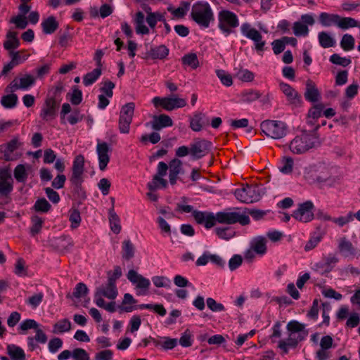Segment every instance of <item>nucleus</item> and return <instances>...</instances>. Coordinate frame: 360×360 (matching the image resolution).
Listing matches in <instances>:
<instances>
[{
  "label": "nucleus",
  "instance_id": "1",
  "mask_svg": "<svg viewBox=\"0 0 360 360\" xmlns=\"http://www.w3.org/2000/svg\"><path fill=\"white\" fill-rule=\"evenodd\" d=\"M193 218L197 224H203L207 229L212 228L216 222L226 224H233L238 222L245 226L250 224L248 216L238 212H219L214 215L210 212H194Z\"/></svg>",
  "mask_w": 360,
  "mask_h": 360
},
{
  "label": "nucleus",
  "instance_id": "2",
  "mask_svg": "<svg viewBox=\"0 0 360 360\" xmlns=\"http://www.w3.org/2000/svg\"><path fill=\"white\" fill-rule=\"evenodd\" d=\"M191 18L203 28L209 27L210 23L214 20V13L210 4L202 1H197L192 6Z\"/></svg>",
  "mask_w": 360,
  "mask_h": 360
},
{
  "label": "nucleus",
  "instance_id": "3",
  "mask_svg": "<svg viewBox=\"0 0 360 360\" xmlns=\"http://www.w3.org/2000/svg\"><path fill=\"white\" fill-rule=\"evenodd\" d=\"M238 25L239 20L235 13L229 10H221L219 12L218 27L224 34H231Z\"/></svg>",
  "mask_w": 360,
  "mask_h": 360
},
{
  "label": "nucleus",
  "instance_id": "4",
  "mask_svg": "<svg viewBox=\"0 0 360 360\" xmlns=\"http://www.w3.org/2000/svg\"><path fill=\"white\" fill-rule=\"evenodd\" d=\"M316 141L314 135L304 132L291 141L289 148L293 153L302 154L314 147Z\"/></svg>",
  "mask_w": 360,
  "mask_h": 360
},
{
  "label": "nucleus",
  "instance_id": "5",
  "mask_svg": "<svg viewBox=\"0 0 360 360\" xmlns=\"http://www.w3.org/2000/svg\"><path fill=\"white\" fill-rule=\"evenodd\" d=\"M260 129L266 136L279 139L285 136L287 127L281 121L267 120L261 123Z\"/></svg>",
  "mask_w": 360,
  "mask_h": 360
},
{
  "label": "nucleus",
  "instance_id": "6",
  "mask_svg": "<svg viewBox=\"0 0 360 360\" xmlns=\"http://www.w3.org/2000/svg\"><path fill=\"white\" fill-rule=\"evenodd\" d=\"M240 31L243 36L254 41L256 51L262 55L265 50L266 41L263 39L261 32L248 22L241 25Z\"/></svg>",
  "mask_w": 360,
  "mask_h": 360
},
{
  "label": "nucleus",
  "instance_id": "7",
  "mask_svg": "<svg viewBox=\"0 0 360 360\" xmlns=\"http://www.w3.org/2000/svg\"><path fill=\"white\" fill-rule=\"evenodd\" d=\"M155 108L162 107L164 110L172 111L176 108H184L187 105L185 98H179L176 96L172 97H154L152 101Z\"/></svg>",
  "mask_w": 360,
  "mask_h": 360
},
{
  "label": "nucleus",
  "instance_id": "8",
  "mask_svg": "<svg viewBox=\"0 0 360 360\" xmlns=\"http://www.w3.org/2000/svg\"><path fill=\"white\" fill-rule=\"evenodd\" d=\"M234 195L239 201L247 204L257 202L261 198L258 188L252 185H246L237 188Z\"/></svg>",
  "mask_w": 360,
  "mask_h": 360
},
{
  "label": "nucleus",
  "instance_id": "9",
  "mask_svg": "<svg viewBox=\"0 0 360 360\" xmlns=\"http://www.w3.org/2000/svg\"><path fill=\"white\" fill-rule=\"evenodd\" d=\"M135 105L128 103L122 106L119 117V130L122 134H128L132 122Z\"/></svg>",
  "mask_w": 360,
  "mask_h": 360
},
{
  "label": "nucleus",
  "instance_id": "10",
  "mask_svg": "<svg viewBox=\"0 0 360 360\" xmlns=\"http://www.w3.org/2000/svg\"><path fill=\"white\" fill-rule=\"evenodd\" d=\"M84 172V158L82 155H77L73 161L72 175L70 179L71 184L79 187L83 182V174Z\"/></svg>",
  "mask_w": 360,
  "mask_h": 360
},
{
  "label": "nucleus",
  "instance_id": "11",
  "mask_svg": "<svg viewBox=\"0 0 360 360\" xmlns=\"http://www.w3.org/2000/svg\"><path fill=\"white\" fill-rule=\"evenodd\" d=\"M58 105L59 103L54 97H47L40 110V117L46 122L54 120L57 115Z\"/></svg>",
  "mask_w": 360,
  "mask_h": 360
},
{
  "label": "nucleus",
  "instance_id": "12",
  "mask_svg": "<svg viewBox=\"0 0 360 360\" xmlns=\"http://www.w3.org/2000/svg\"><path fill=\"white\" fill-rule=\"evenodd\" d=\"M331 172L325 165H319L311 169L307 174V179L310 183H323L330 179Z\"/></svg>",
  "mask_w": 360,
  "mask_h": 360
},
{
  "label": "nucleus",
  "instance_id": "13",
  "mask_svg": "<svg viewBox=\"0 0 360 360\" xmlns=\"http://www.w3.org/2000/svg\"><path fill=\"white\" fill-rule=\"evenodd\" d=\"M13 190V179L8 168L0 169V196L8 197Z\"/></svg>",
  "mask_w": 360,
  "mask_h": 360
},
{
  "label": "nucleus",
  "instance_id": "14",
  "mask_svg": "<svg viewBox=\"0 0 360 360\" xmlns=\"http://www.w3.org/2000/svg\"><path fill=\"white\" fill-rule=\"evenodd\" d=\"M191 155L193 159H200L207 155L211 149L212 143L205 139H197L191 145Z\"/></svg>",
  "mask_w": 360,
  "mask_h": 360
},
{
  "label": "nucleus",
  "instance_id": "15",
  "mask_svg": "<svg viewBox=\"0 0 360 360\" xmlns=\"http://www.w3.org/2000/svg\"><path fill=\"white\" fill-rule=\"evenodd\" d=\"M127 277L128 280L131 282L140 290L138 292V295H143L146 294V291L150 285L149 279L144 278L142 275L139 274L134 270H129Z\"/></svg>",
  "mask_w": 360,
  "mask_h": 360
},
{
  "label": "nucleus",
  "instance_id": "16",
  "mask_svg": "<svg viewBox=\"0 0 360 360\" xmlns=\"http://www.w3.org/2000/svg\"><path fill=\"white\" fill-rule=\"evenodd\" d=\"M313 208V203L311 201H307L300 204L292 216L301 222L310 221L314 219Z\"/></svg>",
  "mask_w": 360,
  "mask_h": 360
},
{
  "label": "nucleus",
  "instance_id": "17",
  "mask_svg": "<svg viewBox=\"0 0 360 360\" xmlns=\"http://www.w3.org/2000/svg\"><path fill=\"white\" fill-rule=\"evenodd\" d=\"M280 89L286 96L290 105L295 108L301 106L302 103V96L294 88L288 84L281 83Z\"/></svg>",
  "mask_w": 360,
  "mask_h": 360
},
{
  "label": "nucleus",
  "instance_id": "18",
  "mask_svg": "<svg viewBox=\"0 0 360 360\" xmlns=\"http://www.w3.org/2000/svg\"><path fill=\"white\" fill-rule=\"evenodd\" d=\"M109 147L105 142L98 143L96 146V151L98 156L99 169L104 171L110 161Z\"/></svg>",
  "mask_w": 360,
  "mask_h": 360
},
{
  "label": "nucleus",
  "instance_id": "19",
  "mask_svg": "<svg viewBox=\"0 0 360 360\" xmlns=\"http://www.w3.org/2000/svg\"><path fill=\"white\" fill-rule=\"evenodd\" d=\"M183 173L182 162L178 158H174L169 162V179L172 185H175L179 175Z\"/></svg>",
  "mask_w": 360,
  "mask_h": 360
},
{
  "label": "nucleus",
  "instance_id": "20",
  "mask_svg": "<svg viewBox=\"0 0 360 360\" xmlns=\"http://www.w3.org/2000/svg\"><path fill=\"white\" fill-rule=\"evenodd\" d=\"M205 120V115L202 112H195L189 119V127L193 131H200L203 127L209 124Z\"/></svg>",
  "mask_w": 360,
  "mask_h": 360
},
{
  "label": "nucleus",
  "instance_id": "21",
  "mask_svg": "<svg viewBox=\"0 0 360 360\" xmlns=\"http://www.w3.org/2000/svg\"><path fill=\"white\" fill-rule=\"evenodd\" d=\"M338 250L345 257L354 255L356 249L352 243L346 237L343 236L338 240Z\"/></svg>",
  "mask_w": 360,
  "mask_h": 360
},
{
  "label": "nucleus",
  "instance_id": "22",
  "mask_svg": "<svg viewBox=\"0 0 360 360\" xmlns=\"http://www.w3.org/2000/svg\"><path fill=\"white\" fill-rule=\"evenodd\" d=\"M41 27L44 34H52L58 29L59 22L55 16L50 15L42 20Z\"/></svg>",
  "mask_w": 360,
  "mask_h": 360
},
{
  "label": "nucleus",
  "instance_id": "23",
  "mask_svg": "<svg viewBox=\"0 0 360 360\" xmlns=\"http://www.w3.org/2000/svg\"><path fill=\"white\" fill-rule=\"evenodd\" d=\"M173 121L172 118L165 114L154 116L152 121V128L154 130L159 131L162 128L172 127Z\"/></svg>",
  "mask_w": 360,
  "mask_h": 360
},
{
  "label": "nucleus",
  "instance_id": "24",
  "mask_svg": "<svg viewBox=\"0 0 360 360\" xmlns=\"http://www.w3.org/2000/svg\"><path fill=\"white\" fill-rule=\"evenodd\" d=\"M304 97L307 101L312 103L318 101L320 98V92L315 83L311 79L307 81Z\"/></svg>",
  "mask_w": 360,
  "mask_h": 360
},
{
  "label": "nucleus",
  "instance_id": "25",
  "mask_svg": "<svg viewBox=\"0 0 360 360\" xmlns=\"http://www.w3.org/2000/svg\"><path fill=\"white\" fill-rule=\"evenodd\" d=\"M20 44V40L18 38V32L9 30L6 35V40L4 41V49L11 52L18 49Z\"/></svg>",
  "mask_w": 360,
  "mask_h": 360
},
{
  "label": "nucleus",
  "instance_id": "26",
  "mask_svg": "<svg viewBox=\"0 0 360 360\" xmlns=\"http://www.w3.org/2000/svg\"><path fill=\"white\" fill-rule=\"evenodd\" d=\"M31 169L30 165L22 164L18 165L13 170V176L16 181L25 184L27 179L29 171L31 170Z\"/></svg>",
  "mask_w": 360,
  "mask_h": 360
},
{
  "label": "nucleus",
  "instance_id": "27",
  "mask_svg": "<svg viewBox=\"0 0 360 360\" xmlns=\"http://www.w3.org/2000/svg\"><path fill=\"white\" fill-rule=\"evenodd\" d=\"M169 50L165 45H160L150 48L147 53L151 59L165 60L169 55Z\"/></svg>",
  "mask_w": 360,
  "mask_h": 360
},
{
  "label": "nucleus",
  "instance_id": "28",
  "mask_svg": "<svg viewBox=\"0 0 360 360\" xmlns=\"http://www.w3.org/2000/svg\"><path fill=\"white\" fill-rule=\"evenodd\" d=\"M30 221L31 226L30 227V234L31 236L35 237L41 232L45 219L34 214L30 217Z\"/></svg>",
  "mask_w": 360,
  "mask_h": 360
},
{
  "label": "nucleus",
  "instance_id": "29",
  "mask_svg": "<svg viewBox=\"0 0 360 360\" xmlns=\"http://www.w3.org/2000/svg\"><path fill=\"white\" fill-rule=\"evenodd\" d=\"M6 352L12 360L26 359L24 350L20 347L14 344H10L6 346Z\"/></svg>",
  "mask_w": 360,
  "mask_h": 360
},
{
  "label": "nucleus",
  "instance_id": "30",
  "mask_svg": "<svg viewBox=\"0 0 360 360\" xmlns=\"http://www.w3.org/2000/svg\"><path fill=\"white\" fill-rule=\"evenodd\" d=\"M250 247L255 251L256 254L262 256L267 251L266 239L264 237H257L251 242Z\"/></svg>",
  "mask_w": 360,
  "mask_h": 360
},
{
  "label": "nucleus",
  "instance_id": "31",
  "mask_svg": "<svg viewBox=\"0 0 360 360\" xmlns=\"http://www.w3.org/2000/svg\"><path fill=\"white\" fill-rule=\"evenodd\" d=\"M324 105L322 103L314 105L308 111L307 122L314 124L315 122L321 116Z\"/></svg>",
  "mask_w": 360,
  "mask_h": 360
},
{
  "label": "nucleus",
  "instance_id": "32",
  "mask_svg": "<svg viewBox=\"0 0 360 360\" xmlns=\"http://www.w3.org/2000/svg\"><path fill=\"white\" fill-rule=\"evenodd\" d=\"M145 16L143 12L139 11L136 13L134 23L136 25V32L137 34H148L149 28L144 25Z\"/></svg>",
  "mask_w": 360,
  "mask_h": 360
},
{
  "label": "nucleus",
  "instance_id": "33",
  "mask_svg": "<svg viewBox=\"0 0 360 360\" xmlns=\"http://www.w3.org/2000/svg\"><path fill=\"white\" fill-rule=\"evenodd\" d=\"M340 15L338 14H330L326 12L321 13L319 15V22L323 27H330L331 25H338Z\"/></svg>",
  "mask_w": 360,
  "mask_h": 360
},
{
  "label": "nucleus",
  "instance_id": "34",
  "mask_svg": "<svg viewBox=\"0 0 360 360\" xmlns=\"http://www.w3.org/2000/svg\"><path fill=\"white\" fill-rule=\"evenodd\" d=\"M18 148V141L15 139L11 140L6 144L0 146V149L4 151V158L6 160H10L11 154Z\"/></svg>",
  "mask_w": 360,
  "mask_h": 360
},
{
  "label": "nucleus",
  "instance_id": "35",
  "mask_svg": "<svg viewBox=\"0 0 360 360\" xmlns=\"http://www.w3.org/2000/svg\"><path fill=\"white\" fill-rule=\"evenodd\" d=\"M262 96V94L255 89H248L240 93L241 101L246 103L253 102L259 99Z\"/></svg>",
  "mask_w": 360,
  "mask_h": 360
},
{
  "label": "nucleus",
  "instance_id": "36",
  "mask_svg": "<svg viewBox=\"0 0 360 360\" xmlns=\"http://www.w3.org/2000/svg\"><path fill=\"white\" fill-rule=\"evenodd\" d=\"M109 221L112 231L119 233L121 231L120 219L113 207L109 210Z\"/></svg>",
  "mask_w": 360,
  "mask_h": 360
},
{
  "label": "nucleus",
  "instance_id": "37",
  "mask_svg": "<svg viewBox=\"0 0 360 360\" xmlns=\"http://www.w3.org/2000/svg\"><path fill=\"white\" fill-rule=\"evenodd\" d=\"M71 322L68 319H63L57 321L53 326V333H63L70 331Z\"/></svg>",
  "mask_w": 360,
  "mask_h": 360
},
{
  "label": "nucleus",
  "instance_id": "38",
  "mask_svg": "<svg viewBox=\"0 0 360 360\" xmlns=\"http://www.w3.org/2000/svg\"><path fill=\"white\" fill-rule=\"evenodd\" d=\"M102 70L100 68H96L91 72L86 74L83 77V84L88 86L94 84L101 75Z\"/></svg>",
  "mask_w": 360,
  "mask_h": 360
},
{
  "label": "nucleus",
  "instance_id": "39",
  "mask_svg": "<svg viewBox=\"0 0 360 360\" xmlns=\"http://www.w3.org/2000/svg\"><path fill=\"white\" fill-rule=\"evenodd\" d=\"M297 345V341H293L292 337L289 336L286 339H282L278 342V347L285 354L288 353L290 348L295 349Z\"/></svg>",
  "mask_w": 360,
  "mask_h": 360
},
{
  "label": "nucleus",
  "instance_id": "40",
  "mask_svg": "<svg viewBox=\"0 0 360 360\" xmlns=\"http://www.w3.org/2000/svg\"><path fill=\"white\" fill-rule=\"evenodd\" d=\"M96 291L101 294V295H103V297L110 300H115L118 294L116 286H112L107 284L105 286L100 287Z\"/></svg>",
  "mask_w": 360,
  "mask_h": 360
},
{
  "label": "nucleus",
  "instance_id": "41",
  "mask_svg": "<svg viewBox=\"0 0 360 360\" xmlns=\"http://www.w3.org/2000/svg\"><path fill=\"white\" fill-rule=\"evenodd\" d=\"M342 30L359 27V22L354 18L350 17H341L338 19V25Z\"/></svg>",
  "mask_w": 360,
  "mask_h": 360
},
{
  "label": "nucleus",
  "instance_id": "42",
  "mask_svg": "<svg viewBox=\"0 0 360 360\" xmlns=\"http://www.w3.org/2000/svg\"><path fill=\"white\" fill-rule=\"evenodd\" d=\"M18 100V96L11 93L1 97V104L6 108H13L16 106Z\"/></svg>",
  "mask_w": 360,
  "mask_h": 360
},
{
  "label": "nucleus",
  "instance_id": "43",
  "mask_svg": "<svg viewBox=\"0 0 360 360\" xmlns=\"http://www.w3.org/2000/svg\"><path fill=\"white\" fill-rule=\"evenodd\" d=\"M183 65L189 66L193 69H196L199 66V60L198 56L194 53H190L184 55L181 58Z\"/></svg>",
  "mask_w": 360,
  "mask_h": 360
},
{
  "label": "nucleus",
  "instance_id": "44",
  "mask_svg": "<svg viewBox=\"0 0 360 360\" xmlns=\"http://www.w3.org/2000/svg\"><path fill=\"white\" fill-rule=\"evenodd\" d=\"M148 188L150 191H155L158 188H165L167 186V181L162 176L155 175L153 181L148 183Z\"/></svg>",
  "mask_w": 360,
  "mask_h": 360
},
{
  "label": "nucleus",
  "instance_id": "45",
  "mask_svg": "<svg viewBox=\"0 0 360 360\" xmlns=\"http://www.w3.org/2000/svg\"><path fill=\"white\" fill-rule=\"evenodd\" d=\"M11 60L18 65L25 60H26L30 56V53L27 50H20L18 51H11L9 53Z\"/></svg>",
  "mask_w": 360,
  "mask_h": 360
},
{
  "label": "nucleus",
  "instance_id": "46",
  "mask_svg": "<svg viewBox=\"0 0 360 360\" xmlns=\"http://www.w3.org/2000/svg\"><path fill=\"white\" fill-rule=\"evenodd\" d=\"M235 77L243 82H250L255 79V75L248 69L240 68L235 73Z\"/></svg>",
  "mask_w": 360,
  "mask_h": 360
},
{
  "label": "nucleus",
  "instance_id": "47",
  "mask_svg": "<svg viewBox=\"0 0 360 360\" xmlns=\"http://www.w3.org/2000/svg\"><path fill=\"white\" fill-rule=\"evenodd\" d=\"M122 257L129 260L134 255V246L129 240H124L122 242Z\"/></svg>",
  "mask_w": 360,
  "mask_h": 360
},
{
  "label": "nucleus",
  "instance_id": "48",
  "mask_svg": "<svg viewBox=\"0 0 360 360\" xmlns=\"http://www.w3.org/2000/svg\"><path fill=\"white\" fill-rule=\"evenodd\" d=\"M39 326L38 323L34 319H26L23 321L19 326V333L20 334H26L27 331L30 329H37Z\"/></svg>",
  "mask_w": 360,
  "mask_h": 360
},
{
  "label": "nucleus",
  "instance_id": "49",
  "mask_svg": "<svg viewBox=\"0 0 360 360\" xmlns=\"http://www.w3.org/2000/svg\"><path fill=\"white\" fill-rule=\"evenodd\" d=\"M319 41L323 48H330L335 44L334 39L326 32H319Z\"/></svg>",
  "mask_w": 360,
  "mask_h": 360
},
{
  "label": "nucleus",
  "instance_id": "50",
  "mask_svg": "<svg viewBox=\"0 0 360 360\" xmlns=\"http://www.w3.org/2000/svg\"><path fill=\"white\" fill-rule=\"evenodd\" d=\"M286 328L288 332H292L297 334L308 332L307 330H305V325L297 321H290L288 322Z\"/></svg>",
  "mask_w": 360,
  "mask_h": 360
},
{
  "label": "nucleus",
  "instance_id": "51",
  "mask_svg": "<svg viewBox=\"0 0 360 360\" xmlns=\"http://www.w3.org/2000/svg\"><path fill=\"white\" fill-rule=\"evenodd\" d=\"M215 233L219 238L229 240L235 236V231L230 227L216 228Z\"/></svg>",
  "mask_w": 360,
  "mask_h": 360
},
{
  "label": "nucleus",
  "instance_id": "52",
  "mask_svg": "<svg viewBox=\"0 0 360 360\" xmlns=\"http://www.w3.org/2000/svg\"><path fill=\"white\" fill-rule=\"evenodd\" d=\"M51 205L45 198L38 199L34 206L33 208L36 212H48L51 210Z\"/></svg>",
  "mask_w": 360,
  "mask_h": 360
},
{
  "label": "nucleus",
  "instance_id": "53",
  "mask_svg": "<svg viewBox=\"0 0 360 360\" xmlns=\"http://www.w3.org/2000/svg\"><path fill=\"white\" fill-rule=\"evenodd\" d=\"M354 38L348 34L343 35L340 41L342 49L346 51L352 50L354 47Z\"/></svg>",
  "mask_w": 360,
  "mask_h": 360
},
{
  "label": "nucleus",
  "instance_id": "54",
  "mask_svg": "<svg viewBox=\"0 0 360 360\" xmlns=\"http://www.w3.org/2000/svg\"><path fill=\"white\" fill-rule=\"evenodd\" d=\"M216 75L220 79L221 82L226 86H230L233 84V79L231 75L224 70H216Z\"/></svg>",
  "mask_w": 360,
  "mask_h": 360
},
{
  "label": "nucleus",
  "instance_id": "55",
  "mask_svg": "<svg viewBox=\"0 0 360 360\" xmlns=\"http://www.w3.org/2000/svg\"><path fill=\"white\" fill-rule=\"evenodd\" d=\"M293 33L295 35L299 37V36H304L306 37L308 35L309 33V28L308 27L304 25V23H302L301 22H295L293 24Z\"/></svg>",
  "mask_w": 360,
  "mask_h": 360
},
{
  "label": "nucleus",
  "instance_id": "56",
  "mask_svg": "<svg viewBox=\"0 0 360 360\" xmlns=\"http://www.w3.org/2000/svg\"><path fill=\"white\" fill-rule=\"evenodd\" d=\"M89 292V289L86 284L84 283H78L72 292V296L77 299L81 298L86 295Z\"/></svg>",
  "mask_w": 360,
  "mask_h": 360
},
{
  "label": "nucleus",
  "instance_id": "57",
  "mask_svg": "<svg viewBox=\"0 0 360 360\" xmlns=\"http://www.w3.org/2000/svg\"><path fill=\"white\" fill-rule=\"evenodd\" d=\"M14 273L18 276H26L27 275L25 261L22 258H18L15 264Z\"/></svg>",
  "mask_w": 360,
  "mask_h": 360
},
{
  "label": "nucleus",
  "instance_id": "58",
  "mask_svg": "<svg viewBox=\"0 0 360 360\" xmlns=\"http://www.w3.org/2000/svg\"><path fill=\"white\" fill-rule=\"evenodd\" d=\"M10 22L13 23L15 25V27L18 29H25L28 24L25 15L22 13L13 17L10 20Z\"/></svg>",
  "mask_w": 360,
  "mask_h": 360
},
{
  "label": "nucleus",
  "instance_id": "59",
  "mask_svg": "<svg viewBox=\"0 0 360 360\" xmlns=\"http://www.w3.org/2000/svg\"><path fill=\"white\" fill-rule=\"evenodd\" d=\"M102 86L100 90L103 94V95L106 96L108 98L112 97L113 95V89L115 86V84L110 81L105 80L101 83Z\"/></svg>",
  "mask_w": 360,
  "mask_h": 360
},
{
  "label": "nucleus",
  "instance_id": "60",
  "mask_svg": "<svg viewBox=\"0 0 360 360\" xmlns=\"http://www.w3.org/2000/svg\"><path fill=\"white\" fill-rule=\"evenodd\" d=\"M193 335L191 332L186 329L182 334L179 339V344L184 347H191L193 344Z\"/></svg>",
  "mask_w": 360,
  "mask_h": 360
},
{
  "label": "nucleus",
  "instance_id": "61",
  "mask_svg": "<svg viewBox=\"0 0 360 360\" xmlns=\"http://www.w3.org/2000/svg\"><path fill=\"white\" fill-rule=\"evenodd\" d=\"M83 118L84 115L80 112V110L78 108H76L74 109L71 114L67 117V120L70 124L74 125L81 122Z\"/></svg>",
  "mask_w": 360,
  "mask_h": 360
},
{
  "label": "nucleus",
  "instance_id": "62",
  "mask_svg": "<svg viewBox=\"0 0 360 360\" xmlns=\"http://www.w3.org/2000/svg\"><path fill=\"white\" fill-rule=\"evenodd\" d=\"M35 80L32 75H25L19 79L20 87H21V89H27L35 83Z\"/></svg>",
  "mask_w": 360,
  "mask_h": 360
},
{
  "label": "nucleus",
  "instance_id": "63",
  "mask_svg": "<svg viewBox=\"0 0 360 360\" xmlns=\"http://www.w3.org/2000/svg\"><path fill=\"white\" fill-rule=\"evenodd\" d=\"M69 220L71 222V227L76 229L79 226L81 222V216L79 212L76 210H71L70 211Z\"/></svg>",
  "mask_w": 360,
  "mask_h": 360
},
{
  "label": "nucleus",
  "instance_id": "64",
  "mask_svg": "<svg viewBox=\"0 0 360 360\" xmlns=\"http://www.w3.org/2000/svg\"><path fill=\"white\" fill-rule=\"evenodd\" d=\"M72 356L74 360H89V355L86 351L82 348H77L72 351Z\"/></svg>",
  "mask_w": 360,
  "mask_h": 360
}]
</instances>
